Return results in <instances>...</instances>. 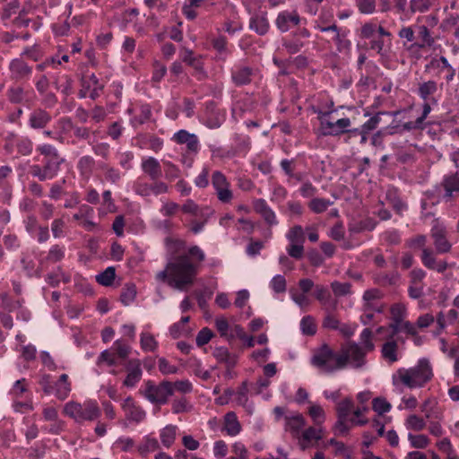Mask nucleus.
Instances as JSON below:
<instances>
[{"label": "nucleus", "instance_id": "nucleus-58", "mask_svg": "<svg viewBox=\"0 0 459 459\" xmlns=\"http://www.w3.org/2000/svg\"><path fill=\"white\" fill-rule=\"evenodd\" d=\"M163 169L165 178L169 182H173L174 180L178 179L181 176V170L173 162L169 160H162Z\"/></svg>", "mask_w": 459, "mask_h": 459}, {"label": "nucleus", "instance_id": "nucleus-52", "mask_svg": "<svg viewBox=\"0 0 459 459\" xmlns=\"http://www.w3.org/2000/svg\"><path fill=\"white\" fill-rule=\"evenodd\" d=\"M137 290L135 284L126 283L120 293V301L124 306H130L135 299Z\"/></svg>", "mask_w": 459, "mask_h": 459}, {"label": "nucleus", "instance_id": "nucleus-47", "mask_svg": "<svg viewBox=\"0 0 459 459\" xmlns=\"http://www.w3.org/2000/svg\"><path fill=\"white\" fill-rule=\"evenodd\" d=\"M223 430L230 437H235L239 434L241 425L234 411H229L224 415Z\"/></svg>", "mask_w": 459, "mask_h": 459}, {"label": "nucleus", "instance_id": "nucleus-6", "mask_svg": "<svg viewBox=\"0 0 459 459\" xmlns=\"http://www.w3.org/2000/svg\"><path fill=\"white\" fill-rule=\"evenodd\" d=\"M64 412L78 422L95 420L100 416L98 403L94 400L85 401L83 403L70 402L65 405Z\"/></svg>", "mask_w": 459, "mask_h": 459}, {"label": "nucleus", "instance_id": "nucleus-57", "mask_svg": "<svg viewBox=\"0 0 459 459\" xmlns=\"http://www.w3.org/2000/svg\"><path fill=\"white\" fill-rule=\"evenodd\" d=\"M100 204L101 206L99 209L100 213L115 212L117 211V205L112 198V193L110 190L103 191Z\"/></svg>", "mask_w": 459, "mask_h": 459}, {"label": "nucleus", "instance_id": "nucleus-41", "mask_svg": "<svg viewBox=\"0 0 459 459\" xmlns=\"http://www.w3.org/2000/svg\"><path fill=\"white\" fill-rule=\"evenodd\" d=\"M152 117V111L150 104H141L134 110V115L130 118V125L135 128L151 121Z\"/></svg>", "mask_w": 459, "mask_h": 459}, {"label": "nucleus", "instance_id": "nucleus-30", "mask_svg": "<svg viewBox=\"0 0 459 459\" xmlns=\"http://www.w3.org/2000/svg\"><path fill=\"white\" fill-rule=\"evenodd\" d=\"M420 258L422 264L429 270L443 273L448 268V264L446 261L437 259L432 248H423Z\"/></svg>", "mask_w": 459, "mask_h": 459}, {"label": "nucleus", "instance_id": "nucleus-32", "mask_svg": "<svg viewBox=\"0 0 459 459\" xmlns=\"http://www.w3.org/2000/svg\"><path fill=\"white\" fill-rule=\"evenodd\" d=\"M121 406L125 411L126 418L128 420L140 423L146 416V412L135 403L134 400L131 396L126 398Z\"/></svg>", "mask_w": 459, "mask_h": 459}, {"label": "nucleus", "instance_id": "nucleus-28", "mask_svg": "<svg viewBox=\"0 0 459 459\" xmlns=\"http://www.w3.org/2000/svg\"><path fill=\"white\" fill-rule=\"evenodd\" d=\"M181 60L194 69L193 75L197 80H203L205 77L204 70V62L202 56L195 55L192 50L184 49L179 54Z\"/></svg>", "mask_w": 459, "mask_h": 459}, {"label": "nucleus", "instance_id": "nucleus-51", "mask_svg": "<svg viewBox=\"0 0 459 459\" xmlns=\"http://www.w3.org/2000/svg\"><path fill=\"white\" fill-rule=\"evenodd\" d=\"M95 167V160L90 155L81 157L77 162V169L80 175L90 178Z\"/></svg>", "mask_w": 459, "mask_h": 459}, {"label": "nucleus", "instance_id": "nucleus-49", "mask_svg": "<svg viewBox=\"0 0 459 459\" xmlns=\"http://www.w3.org/2000/svg\"><path fill=\"white\" fill-rule=\"evenodd\" d=\"M398 344L394 340H387L382 346V357L390 364L396 362L398 357Z\"/></svg>", "mask_w": 459, "mask_h": 459}, {"label": "nucleus", "instance_id": "nucleus-53", "mask_svg": "<svg viewBox=\"0 0 459 459\" xmlns=\"http://www.w3.org/2000/svg\"><path fill=\"white\" fill-rule=\"evenodd\" d=\"M177 431H178V427L175 425H171V424L167 425L165 428H163L160 430V438L162 445L165 447L169 448L173 445V443L176 439Z\"/></svg>", "mask_w": 459, "mask_h": 459}, {"label": "nucleus", "instance_id": "nucleus-37", "mask_svg": "<svg viewBox=\"0 0 459 459\" xmlns=\"http://www.w3.org/2000/svg\"><path fill=\"white\" fill-rule=\"evenodd\" d=\"M437 91V82L429 80L419 83L416 93L423 101H431L437 104L438 99L435 96Z\"/></svg>", "mask_w": 459, "mask_h": 459}, {"label": "nucleus", "instance_id": "nucleus-62", "mask_svg": "<svg viewBox=\"0 0 459 459\" xmlns=\"http://www.w3.org/2000/svg\"><path fill=\"white\" fill-rule=\"evenodd\" d=\"M332 204L333 202L329 199L315 197L309 201L308 208L314 213L319 214L325 212Z\"/></svg>", "mask_w": 459, "mask_h": 459}, {"label": "nucleus", "instance_id": "nucleus-64", "mask_svg": "<svg viewBox=\"0 0 459 459\" xmlns=\"http://www.w3.org/2000/svg\"><path fill=\"white\" fill-rule=\"evenodd\" d=\"M381 239L389 246H397L402 241V236L398 230L389 229L381 234Z\"/></svg>", "mask_w": 459, "mask_h": 459}, {"label": "nucleus", "instance_id": "nucleus-34", "mask_svg": "<svg viewBox=\"0 0 459 459\" xmlns=\"http://www.w3.org/2000/svg\"><path fill=\"white\" fill-rule=\"evenodd\" d=\"M11 394L15 397V399H24L27 401L24 402H16L15 405L20 406L21 408H25L28 410H31V402L30 401V392L27 389L26 386V379L22 378L20 380H17L12 389Z\"/></svg>", "mask_w": 459, "mask_h": 459}, {"label": "nucleus", "instance_id": "nucleus-11", "mask_svg": "<svg viewBox=\"0 0 459 459\" xmlns=\"http://www.w3.org/2000/svg\"><path fill=\"white\" fill-rule=\"evenodd\" d=\"M133 189L137 195L143 197H149L151 195L158 196L160 195L168 193L169 186L167 183L160 179L147 180L143 177H139L134 181Z\"/></svg>", "mask_w": 459, "mask_h": 459}, {"label": "nucleus", "instance_id": "nucleus-26", "mask_svg": "<svg viewBox=\"0 0 459 459\" xmlns=\"http://www.w3.org/2000/svg\"><path fill=\"white\" fill-rule=\"evenodd\" d=\"M134 141L136 147L142 150H152L154 152L161 151L164 145L162 138L150 133H140L134 138Z\"/></svg>", "mask_w": 459, "mask_h": 459}, {"label": "nucleus", "instance_id": "nucleus-48", "mask_svg": "<svg viewBox=\"0 0 459 459\" xmlns=\"http://www.w3.org/2000/svg\"><path fill=\"white\" fill-rule=\"evenodd\" d=\"M416 41L410 46V48L412 47H416L418 48H425L427 47H431L434 44V39L431 36L429 30L424 26H419Z\"/></svg>", "mask_w": 459, "mask_h": 459}, {"label": "nucleus", "instance_id": "nucleus-61", "mask_svg": "<svg viewBox=\"0 0 459 459\" xmlns=\"http://www.w3.org/2000/svg\"><path fill=\"white\" fill-rule=\"evenodd\" d=\"M65 178H61L60 180H57L55 183H53L50 186L48 197L52 200L57 201L60 200L65 195H67V192L65 188Z\"/></svg>", "mask_w": 459, "mask_h": 459}, {"label": "nucleus", "instance_id": "nucleus-46", "mask_svg": "<svg viewBox=\"0 0 459 459\" xmlns=\"http://www.w3.org/2000/svg\"><path fill=\"white\" fill-rule=\"evenodd\" d=\"M214 211L211 210L208 212H204V213H200L198 216L201 218V221L195 220L194 218H190L187 221V228L189 231L193 234L197 235L204 230V228L210 220V218L213 215Z\"/></svg>", "mask_w": 459, "mask_h": 459}, {"label": "nucleus", "instance_id": "nucleus-27", "mask_svg": "<svg viewBox=\"0 0 459 459\" xmlns=\"http://www.w3.org/2000/svg\"><path fill=\"white\" fill-rule=\"evenodd\" d=\"M6 97L12 104H30L33 98V90L21 85H12L6 91Z\"/></svg>", "mask_w": 459, "mask_h": 459}, {"label": "nucleus", "instance_id": "nucleus-42", "mask_svg": "<svg viewBox=\"0 0 459 459\" xmlns=\"http://www.w3.org/2000/svg\"><path fill=\"white\" fill-rule=\"evenodd\" d=\"M233 155L246 156L251 149V139L244 134H234L231 137Z\"/></svg>", "mask_w": 459, "mask_h": 459}, {"label": "nucleus", "instance_id": "nucleus-23", "mask_svg": "<svg viewBox=\"0 0 459 459\" xmlns=\"http://www.w3.org/2000/svg\"><path fill=\"white\" fill-rule=\"evenodd\" d=\"M446 197V204L451 203L459 195V173L445 174L438 183Z\"/></svg>", "mask_w": 459, "mask_h": 459}, {"label": "nucleus", "instance_id": "nucleus-1", "mask_svg": "<svg viewBox=\"0 0 459 459\" xmlns=\"http://www.w3.org/2000/svg\"><path fill=\"white\" fill-rule=\"evenodd\" d=\"M205 254L198 246H192L187 253L174 257L159 277L167 281L175 289L184 290L193 284Z\"/></svg>", "mask_w": 459, "mask_h": 459}, {"label": "nucleus", "instance_id": "nucleus-24", "mask_svg": "<svg viewBox=\"0 0 459 459\" xmlns=\"http://www.w3.org/2000/svg\"><path fill=\"white\" fill-rule=\"evenodd\" d=\"M9 77L15 82L27 81L32 74V67L22 58H13L10 61Z\"/></svg>", "mask_w": 459, "mask_h": 459}, {"label": "nucleus", "instance_id": "nucleus-9", "mask_svg": "<svg viewBox=\"0 0 459 459\" xmlns=\"http://www.w3.org/2000/svg\"><path fill=\"white\" fill-rule=\"evenodd\" d=\"M226 110L218 106L213 100H207L204 108L199 116L201 124L210 129H216L221 126L226 120Z\"/></svg>", "mask_w": 459, "mask_h": 459}, {"label": "nucleus", "instance_id": "nucleus-55", "mask_svg": "<svg viewBox=\"0 0 459 459\" xmlns=\"http://www.w3.org/2000/svg\"><path fill=\"white\" fill-rule=\"evenodd\" d=\"M180 210L186 214L196 216L212 209L209 206H199L192 199H187L185 204L180 206Z\"/></svg>", "mask_w": 459, "mask_h": 459}, {"label": "nucleus", "instance_id": "nucleus-33", "mask_svg": "<svg viewBox=\"0 0 459 459\" xmlns=\"http://www.w3.org/2000/svg\"><path fill=\"white\" fill-rule=\"evenodd\" d=\"M300 17L295 11H282L276 19V26L281 32H286L300 23Z\"/></svg>", "mask_w": 459, "mask_h": 459}, {"label": "nucleus", "instance_id": "nucleus-19", "mask_svg": "<svg viewBox=\"0 0 459 459\" xmlns=\"http://www.w3.org/2000/svg\"><path fill=\"white\" fill-rule=\"evenodd\" d=\"M103 84L94 74H85L81 80V89L77 94L79 99L90 98L96 100L103 91Z\"/></svg>", "mask_w": 459, "mask_h": 459}, {"label": "nucleus", "instance_id": "nucleus-36", "mask_svg": "<svg viewBox=\"0 0 459 459\" xmlns=\"http://www.w3.org/2000/svg\"><path fill=\"white\" fill-rule=\"evenodd\" d=\"M316 28L322 32L331 33V39L336 43L339 51H342V49L344 48H350V40L343 39L341 30L336 26V24L333 23L326 25L324 22H322L321 23H318Z\"/></svg>", "mask_w": 459, "mask_h": 459}, {"label": "nucleus", "instance_id": "nucleus-44", "mask_svg": "<svg viewBox=\"0 0 459 459\" xmlns=\"http://www.w3.org/2000/svg\"><path fill=\"white\" fill-rule=\"evenodd\" d=\"M306 425V420L302 414L296 413L292 416L285 417V429L294 437H299L302 429Z\"/></svg>", "mask_w": 459, "mask_h": 459}, {"label": "nucleus", "instance_id": "nucleus-50", "mask_svg": "<svg viewBox=\"0 0 459 459\" xmlns=\"http://www.w3.org/2000/svg\"><path fill=\"white\" fill-rule=\"evenodd\" d=\"M447 58L443 56L439 57H433L425 65V71L429 73H433L435 76L440 77L441 74L445 72L446 67H447Z\"/></svg>", "mask_w": 459, "mask_h": 459}, {"label": "nucleus", "instance_id": "nucleus-20", "mask_svg": "<svg viewBox=\"0 0 459 459\" xmlns=\"http://www.w3.org/2000/svg\"><path fill=\"white\" fill-rule=\"evenodd\" d=\"M246 10L251 14L249 20V28L255 30L259 35H264L269 30V22L265 17V13L261 12L259 13L252 14V11L257 6L258 2H242Z\"/></svg>", "mask_w": 459, "mask_h": 459}, {"label": "nucleus", "instance_id": "nucleus-16", "mask_svg": "<svg viewBox=\"0 0 459 459\" xmlns=\"http://www.w3.org/2000/svg\"><path fill=\"white\" fill-rule=\"evenodd\" d=\"M256 75V70L242 62L233 65L230 68V79L236 87L250 84Z\"/></svg>", "mask_w": 459, "mask_h": 459}, {"label": "nucleus", "instance_id": "nucleus-40", "mask_svg": "<svg viewBox=\"0 0 459 459\" xmlns=\"http://www.w3.org/2000/svg\"><path fill=\"white\" fill-rule=\"evenodd\" d=\"M53 390L52 394L60 401H64L69 396L72 391V383L67 374H62L57 380L53 381Z\"/></svg>", "mask_w": 459, "mask_h": 459}, {"label": "nucleus", "instance_id": "nucleus-43", "mask_svg": "<svg viewBox=\"0 0 459 459\" xmlns=\"http://www.w3.org/2000/svg\"><path fill=\"white\" fill-rule=\"evenodd\" d=\"M141 169L150 179H160L162 169L160 161L154 157H147L142 160Z\"/></svg>", "mask_w": 459, "mask_h": 459}, {"label": "nucleus", "instance_id": "nucleus-31", "mask_svg": "<svg viewBox=\"0 0 459 459\" xmlns=\"http://www.w3.org/2000/svg\"><path fill=\"white\" fill-rule=\"evenodd\" d=\"M52 116L46 109L41 108H34L28 117V126L33 130H40L51 122Z\"/></svg>", "mask_w": 459, "mask_h": 459}, {"label": "nucleus", "instance_id": "nucleus-10", "mask_svg": "<svg viewBox=\"0 0 459 459\" xmlns=\"http://www.w3.org/2000/svg\"><path fill=\"white\" fill-rule=\"evenodd\" d=\"M33 142L29 136L13 131L8 132L4 137V150L8 152L15 150L19 156H30L33 152Z\"/></svg>", "mask_w": 459, "mask_h": 459}, {"label": "nucleus", "instance_id": "nucleus-2", "mask_svg": "<svg viewBox=\"0 0 459 459\" xmlns=\"http://www.w3.org/2000/svg\"><path fill=\"white\" fill-rule=\"evenodd\" d=\"M65 159L52 144L41 143L36 146L33 164L29 167V173L39 181L54 179L60 171Z\"/></svg>", "mask_w": 459, "mask_h": 459}, {"label": "nucleus", "instance_id": "nucleus-39", "mask_svg": "<svg viewBox=\"0 0 459 459\" xmlns=\"http://www.w3.org/2000/svg\"><path fill=\"white\" fill-rule=\"evenodd\" d=\"M385 201L398 215H403L408 209L407 204L402 199L396 187L390 186L387 188Z\"/></svg>", "mask_w": 459, "mask_h": 459}, {"label": "nucleus", "instance_id": "nucleus-21", "mask_svg": "<svg viewBox=\"0 0 459 459\" xmlns=\"http://www.w3.org/2000/svg\"><path fill=\"white\" fill-rule=\"evenodd\" d=\"M170 140L176 144L186 145V151H188L189 153H199L201 150V143L198 136L186 129L177 131L171 136Z\"/></svg>", "mask_w": 459, "mask_h": 459}, {"label": "nucleus", "instance_id": "nucleus-17", "mask_svg": "<svg viewBox=\"0 0 459 459\" xmlns=\"http://www.w3.org/2000/svg\"><path fill=\"white\" fill-rule=\"evenodd\" d=\"M354 408V403L351 398L346 397L343 400L337 403L336 412L338 420L335 423V430L341 434H346L349 432L351 426L349 424V419L351 415V411Z\"/></svg>", "mask_w": 459, "mask_h": 459}, {"label": "nucleus", "instance_id": "nucleus-35", "mask_svg": "<svg viewBox=\"0 0 459 459\" xmlns=\"http://www.w3.org/2000/svg\"><path fill=\"white\" fill-rule=\"evenodd\" d=\"M126 369L127 371L126 377L123 384L126 387L133 388L141 380L143 371L141 368V362L138 359H130L126 363Z\"/></svg>", "mask_w": 459, "mask_h": 459}, {"label": "nucleus", "instance_id": "nucleus-3", "mask_svg": "<svg viewBox=\"0 0 459 459\" xmlns=\"http://www.w3.org/2000/svg\"><path fill=\"white\" fill-rule=\"evenodd\" d=\"M361 39H368V49L376 52L381 57L388 56L392 49V34L383 26L370 22H366L360 29Z\"/></svg>", "mask_w": 459, "mask_h": 459}, {"label": "nucleus", "instance_id": "nucleus-13", "mask_svg": "<svg viewBox=\"0 0 459 459\" xmlns=\"http://www.w3.org/2000/svg\"><path fill=\"white\" fill-rule=\"evenodd\" d=\"M359 343L349 342L341 350L342 357H345V368L350 365L352 368L358 369L366 365V356L368 353Z\"/></svg>", "mask_w": 459, "mask_h": 459}, {"label": "nucleus", "instance_id": "nucleus-59", "mask_svg": "<svg viewBox=\"0 0 459 459\" xmlns=\"http://www.w3.org/2000/svg\"><path fill=\"white\" fill-rule=\"evenodd\" d=\"M320 426L309 427L305 429L299 436L301 441L305 445H309L312 442H316L321 439V429Z\"/></svg>", "mask_w": 459, "mask_h": 459}, {"label": "nucleus", "instance_id": "nucleus-29", "mask_svg": "<svg viewBox=\"0 0 459 459\" xmlns=\"http://www.w3.org/2000/svg\"><path fill=\"white\" fill-rule=\"evenodd\" d=\"M253 209L259 214L269 227L277 226L279 221L275 212L270 207L266 200L257 198L253 201Z\"/></svg>", "mask_w": 459, "mask_h": 459}, {"label": "nucleus", "instance_id": "nucleus-54", "mask_svg": "<svg viewBox=\"0 0 459 459\" xmlns=\"http://www.w3.org/2000/svg\"><path fill=\"white\" fill-rule=\"evenodd\" d=\"M282 46L289 54L294 55L301 51L302 48L305 46V43L299 37L291 36L282 39Z\"/></svg>", "mask_w": 459, "mask_h": 459}, {"label": "nucleus", "instance_id": "nucleus-45", "mask_svg": "<svg viewBox=\"0 0 459 459\" xmlns=\"http://www.w3.org/2000/svg\"><path fill=\"white\" fill-rule=\"evenodd\" d=\"M100 169L102 171L104 179L107 182L116 186L120 185L124 177V173L121 172L120 169L104 162L100 164Z\"/></svg>", "mask_w": 459, "mask_h": 459}, {"label": "nucleus", "instance_id": "nucleus-18", "mask_svg": "<svg viewBox=\"0 0 459 459\" xmlns=\"http://www.w3.org/2000/svg\"><path fill=\"white\" fill-rule=\"evenodd\" d=\"M212 185L221 203L230 204L232 201L233 192L230 189V183L221 171H213L212 175Z\"/></svg>", "mask_w": 459, "mask_h": 459}, {"label": "nucleus", "instance_id": "nucleus-4", "mask_svg": "<svg viewBox=\"0 0 459 459\" xmlns=\"http://www.w3.org/2000/svg\"><path fill=\"white\" fill-rule=\"evenodd\" d=\"M432 377V367L427 359H420L416 366L410 368H399L393 377L394 383L398 379L410 389L424 386Z\"/></svg>", "mask_w": 459, "mask_h": 459}, {"label": "nucleus", "instance_id": "nucleus-7", "mask_svg": "<svg viewBox=\"0 0 459 459\" xmlns=\"http://www.w3.org/2000/svg\"><path fill=\"white\" fill-rule=\"evenodd\" d=\"M140 392L144 398L153 404H165L169 396L172 395L171 382L162 381L156 385L152 380L144 382Z\"/></svg>", "mask_w": 459, "mask_h": 459}, {"label": "nucleus", "instance_id": "nucleus-63", "mask_svg": "<svg viewBox=\"0 0 459 459\" xmlns=\"http://www.w3.org/2000/svg\"><path fill=\"white\" fill-rule=\"evenodd\" d=\"M286 238L290 243L304 244L305 234L303 228L300 225L293 226L287 232Z\"/></svg>", "mask_w": 459, "mask_h": 459}, {"label": "nucleus", "instance_id": "nucleus-56", "mask_svg": "<svg viewBox=\"0 0 459 459\" xmlns=\"http://www.w3.org/2000/svg\"><path fill=\"white\" fill-rule=\"evenodd\" d=\"M160 445L155 437L145 436L138 446L137 450L142 456H146L149 453L159 448Z\"/></svg>", "mask_w": 459, "mask_h": 459}, {"label": "nucleus", "instance_id": "nucleus-5", "mask_svg": "<svg viewBox=\"0 0 459 459\" xmlns=\"http://www.w3.org/2000/svg\"><path fill=\"white\" fill-rule=\"evenodd\" d=\"M345 360V357H342L341 351L324 343L314 351L311 365L322 373L331 374L344 369Z\"/></svg>", "mask_w": 459, "mask_h": 459}, {"label": "nucleus", "instance_id": "nucleus-60", "mask_svg": "<svg viewBox=\"0 0 459 459\" xmlns=\"http://www.w3.org/2000/svg\"><path fill=\"white\" fill-rule=\"evenodd\" d=\"M116 278V270L113 266H109L103 272L96 275V281L105 287L111 286Z\"/></svg>", "mask_w": 459, "mask_h": 459}, {"label": "nucleus", "instance_id": "nucleus-38", "mask_svg": "<svg viewBox=\"0 0 459 459\" xmlns=\"http://www.w3.org/2000/svg\"><path fill=\"white\" fill-rule=\"evenodd\" d=\"M313 296L319 301L325 311L333 310L336 307V301L332 298L328 288L324 285H316Z\"/></svg>", "mask_w": 459, "mask_h": 459}, {"label": "nucleus", "instance_id": "nucleus-12", "mask_svg": "<svg viewBox=\"0 0 459 459\" xmlns=\"http://www.w3.org/2000/svg\"><path fill=\"white\" fill-rule=\"evenodd\" d=\"M130 352V347L122 340L114 342L111 350L103 351L98 357V364L106 363L108 366H117L125 360Z\"/></svg>", "mask_w": 459, "mask_h": 459}, {"label": "nucleus", "instance_id": "nucleus-22", "mask_svg": "<svg viewBox=\"0 0 459 459\" xmlns=\"http://www.w3.org/2000/svg\"><path fill=\"white\" fill-rule=\"evenodd\" d=\"M280 168L286 177V183L289 186H296L306 178V172L297 170L296 159H282L280 161Z\"/></svg>", "mask_w": 459, "mask_h": 459}, {"label": "nucleus", "instance_id": "nucleus-14", "mask_svg": "<svg viewBox=\"0 0 459 459\" xmlns=\"http://www.w3.org/2000/svg\"><path fill=\"white\" fill-rule=\"evenodd\" d=\"M310 108L317 115L319 123L323 118L330 117L334 111V102L328 93L320 91L312 98Z\"/></svg>", "mask_w": 459, "mask_h": 459}, {"label": "nucleus", "instance_id": "nucleus-25", "mask_svg": "<svg viewBox=\"0 0 459 459\" xmlns=\"http://www.w3.org/2000/svg\"><path fill=\"white\" fill-rule=\"evenodd\" d=\"M384 293L379 289H369L362 296V308L368 310L385 312V304L382 301Z\"/></svg>", "mask_w": 459, "mask_h": 459}, {"label": "nucleus", "instance_id": "nucleus-8", "mask_svg": "<svg viewBox=\"0 0 459 459\" xmlns=\"http://www.w3.org/2000/svg\"><path fill=\"white\" fill-rule=\"evenodd\" d=\"M446 203V197L438 183L423 192L420 199L421 217L431 218L435 214L436 206Z\"/></svg>", "mask_w": 459, "mask_h": 459}, {"label": "nucleus", "instance_id": "nucleus-15", "mask_svg": "<svg viewBox=\"0 0 459 459\" xmlns=\"http://www.w3.org/2000/svg\"><path fill=\"white\" fill-rule=\"evenodd\" d=\"M351 126V121L349 117H342L336 121H332L330 117L323 118V121L319 123V132L322 136L338 137L345 134Z\"/></svg>", "mask_w": 459, "mask_h": 459}]
</instances>
